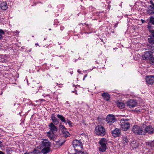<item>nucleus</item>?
Here are the masks:
<instances>
[{"label":"nucleus","instance_id":"47","mask_svg":"<svg viewBox=\"0 0 154 154\" xmlns=\"http://www.w3.org/2000/svg\"><path fill=\"white\" fill-rule=\"evenodd\" d=\"M132 143H131V146H132Z\"/></svg>","mask_w":154,"mask_h":154},{"label":"nucleus","instance_id":"30","mask_svg":"<svg viewBox=\"0 0 154 154\" xmlns=\"http://www.w3.org/2000/svg\"><path fill=\"white\" fill-rule=\"evenodd\" d=\"M150 63L152 64L154 63V57H152V58H151L150 60Z\"/></svg>","mask_w":154,"mask_h":154},{"label":"nucleus","instance_id":"36","mask_svg":"<svg viewBox=\"0 0 154 154\" xmlns=\"http://www.w3.org/2000/svg\"><path fill=\"white\" fill-rule=\"evenodd\" d=\"M39 101H43L44 100V99H40L38 100Z\"/></svg>","mask_w":154,"mask_h":154},{"label":"nucleus","instance_id":"21","mask_svg":"<svg viewBox=\"0 0 154 154\" xmlns=\"http://www.w3.org/2000/svg\"><path fill=\"white\" fill-rule=\"evenodd\" d=\"M99 143L100 145H106L107 144V140L105 138H103L100 141Z\"/></svg>","mask_w":154,"mask_h":154},{"label":"nucleus","instance_id":"28","mask_svg":"<svg viewBox=\"0 0 154 154\" xmlns=\"http://www.w3.org/2000/svg\"><path fill=\"white\" fill-rule=\"evenodd\" d=\"M59 128H60V129H63V130H65L66 129V128L65 127L64 125H62V123H60Z\"/></svg>","mask_w":154,"mask_h":154},{"label":"nucleus","instance_id":"44","mask_svg":"<svg viewBox=\"0 0 154 154\" xmlns=\"http://www.w3.org/2000/svg\"><path fill=\"white\" fill-rule=\"evenodd\" d=\"M62 145V144H60H60H58V145H59V146H61V145Z\"/></svg>","mask_w":154,"mask_h":154},{"label":"nucleus","instance_id":"34","mask_svg":"<svg viewBox=\"0 0 154 154\" xmlns=\"http://www.w3.org/2000/svg\"><path fill=\"white\" fill-rule=\"evenodd\" d=\"M141 20L142 23H143L145 21V20L143 19H141Z\"/></svg>","mask_w":154,"mask_h":154},{"label":"nucleus","instance_id":"45","mask_svg":"<svg viewBox=\"0 0 154 154\" xmlns=\"http://www.w3.org/2000/svg\"><path fill=\"white\" fill-rule=\"evenodd\" d=\"M85 79L84 78L83 79V80H85Z\"/></svg>","mask_w":154,"mask_h":154},{"label":"nucleus","instance_id":"35","mask_svg":"<svg viewBox=\"0 0 154 154\" xmlns=\"http://www.w3.org/2000/svg\"><path fill=\"white\" fill-rule=\"evenodd\" d=\"M77 72H79V73H81V71H80V70L79 69H78L77 70Z\"/></svg>","mask_w":154,"mask_h":154},{"label":"nucleus","instance_id":"1","mask_svg":"<svg viewBox=\"0 0 154 154\" xmlns=\"http://www.w3.org/2000/svg\"><path fill=\"white\" fill-rule=\"evenodd\" d=\"M149 42L148 49L149 51L145 52L143 55L142 58L143 59H149L150 60L152 58V53H154V38H148Z\"/></svg>","mask_w":154,"mask_h":154},{"label":"nucleus","instance_id":"7","mask_svg":"<svg viewBox=\"0 0 154 154\" xmlns=\"http://www.w3.org/2000/svg\"><path fill=\"white\" fill-rule=\"evenodd\" d=\"M146 81L148 85H153L154 83V75H150L146 76Z\"/></svg>","mask_w":154,"mask_h":154},{"label":"nucleus","instance_id":"3","mask_svg":"<svg viewBox=\"0 0 154 154\" xmlns=\"http://www.w3.org/2000/svg\"><path fill=\"white\" fill-rule=\"evenodd\" d=\"M95 132L97 135L101 136H104L106 133L105 128L101 125H98L96 127Z\"/></svg>","mask_w":154,"mask_h":154},{"label":"nucleus","instance_id":"16","mask_svg":"<svg viewBox=\"0 0 154 154\" xmlns=\"http://www.w3.org/2000/svg\"><path fill=\"white\" fill-rule=\"evenodd\" d=\"M47 136L49 138L50 140H54V133L48 131L47 133Z\"/></svg>","mask_w":154,"mask_h":154},{"label":"nucleus","instance_id":"39","mask_svg":"<svg viewBox=\"0 0 154 154\" xmlns=\"http://www.w3.org/2000/svg\"><path fill=\"white\" fill-rule=\"evenodd\" d=\"M2 142L0 141V147H1Z\"/></svg>","mask_w":154,"mask_h":154},{"label":"nucleus","instance_id":"25","mask_svg":"<svg viewBox=\"0 0 154 154\" xmlns=\"http://www.w3.org/2000/svg\"><path fill=\"white\" fill-rule=\"evenodd\" d=\"M128 139L126 137L124 136L122 137V143H127L128 142Z\"/></svg>","mask_w":154,"mask_h":154},{"label":"nucleus","instance_id":"15","mask_svg":"<svg viewBox=\"0 0 154 154\" xmlns=\"http://www.w3.org/2000/svg\"><path fill=\"white\" fill-rule=\"evenodd\" d=\"M102 96L103 97V99L105 100L108 101L110 99V95L107 93L105 92L102 93Z\"/></svg>","mask_w":154,"mask_h":154},{"label":"nucleus","instance_id":"19","mask_svg":"<svg viewBox=\"0 0 154 154\" xmlns=\"http://www.w3.org/2000/svg\"><path fill=\"white\" fill-rule=\"evenodd\" d=\"M100 147L99 148V150L102 152H104L106 151L107 146L106 145H100Z\"/></svg>","mask_w":154,"mask_h":154},{"label":"nucleus","instance_id":"41","mask_svg":"<svg viewBox=\"0 0 154 154\" xmlns=\"http://www.w3.org/2000/svg\"><path fill=\"white\" fill-rule=\"evenodd\" d=\"M35 45H36V46H38V43H36L35 44Z\"/></svg>","mask_w":154,"mask_h":154},{"label":"nucleus","instance_id":"6","mask_svg":"<svg viewBox=\"0 0 154 154\" xmlns=\"http://www.w3.org/2000/svg\"><path fill=\"white\" fill-rule=\"evenodd\" d=\"M73 145L76 151L81 149L83 148L82 143L80 140H75L73 142Z\"/></svg>","mask_w":154,"mask_h":154},{"label":"nucleus","instance_id":"33","mask_svg":"<svg viewBox=\"0 0 154 154\" xmlns=\"http://www.w3.org/2000/svg\"><path fill=\"white\" fill-rule=\"evenodd\" d=\"M150 3L153 6V7H154V3L152 1H150Z\"/></svg>","mask_w":154,"mask_h":154},{"label":"nucleus","instance_id":"4","mask_svg":"<svg viewBox=\"0 0 154 154\" xmlns=\"http://www.w3.org/2000/svg\"><path fill=\"white\" fill-rule=\"evenodd\" d=\"M133 133L136 135H143L144 134V129L142 127L136 125H134L132 129Z\"/></svg>","mask_w":154,"mask_h":154},{"label":"nucleus","instance_id":"51","mask_svg":"<svg viewBox=\"0 0 154 154\" xmlns=\"http://www.w3.org/2000/svg\"><path fill=\"white\" fill-rule=\"evenodd\" d=\"M153 8H154V7H153Z\"/></svg>","mask_w":154,"mask_h":154},{"label":"nucleus","instance_id":"46","mask_svg":"<svg viewBox=\"0 0 154 154\" xmlns=\"http://www.w3.org/2000/svg\"><path fill=\"white\" fill-rule=\"evenodd\" d=\"M29 154V153H25V154Z\"/></svg>","mask_w":154,"mask_h":154},{"label":"nucleus","instance_id":"10","mask_svg":"<svg viewBox=\"0 0 154 154\" xmlns=\"http://www.w3.org/2000/svg\"><path fill=\"white\" fill-rule=\"evenodd\" d=\"M115 120L116 119L113 115L109 114L107 116L106 118V121L108 123H114Z\"/></svg>","mask_w":154,"mask_h":154},{"label":"nucleus","instance_id":"5","mask_svg":"<svg viewBox=\"0 0 154 154\" xmlns=\"http://www.w3.org/2000/svg\"><path fill=\"white\" fill-rule=\"evenodd\" d=\"M120 123L121 128L123 130L126 131L129 129L130 127V124L128 122L127 119H121Z\"/></svg>","mask_w":154,"mask_h":154},{"label":"nucleus","instance_id":"37","mask_svg":"<svg viewBox=\"0 0 154 154\" xmlns=\"http://www.w3.org/2000/svg\"><path fill=\"white\" fill-rule=\"evenodd\" d=\"M2 35L1 34H0V39H1L2 38Z\"/></svg>","mask_w":154,"mask_h":154},{"label":"nucleus","instance_id":"38","mask_svg":"<svg viewBox=\"0 0 154 154\" xmlns=\"http://www.w3.org/2000/svg\"><path fill=\"white\" fill-rule=\"evenodd\" d=\"M0 154H5L4 152L0 151Z\"/></svg>","mask_w":154,"mask_h":154},{"label":"nucleus","instance_id":"17","mask_svg":"<svg viewBox=\"0 0 154 154\" xmlns=\"http://www.w3.org/2000/svg\"><path fill=\"white\" fill-rule=\"evenodd\" d=\"M0 7L3 10H5L8 8L7 4L5 2H3L0 4Z\"/></svg>","mask_w":154,"mask_h":154},{"label":"nucleus","instance_id":"50","mask_svg":"<svg viewBox=\"0 0 154 154\" xmlns=\"http://www.w3.org/2000/svg\"><path fill=\"white\" fill-rule=\"evenodd\" d=\"M75 94H77V93H76H76H75Z\"/></svg>","mask_w":154,"mask_h":154},{"label":"nucleus","instance_id":"43","mask_svg":"<svg viewBox=\"0 0 154 154\" xmlns=\"http://www.w3.org/2000/svg\"><path fill=\"white\" fill-rule=\"evenodd\" d=\"M59 142V141H56V142L57 143H58Z\"/></svg>","mask_w":154,"mask_h":154},{"label":"nucleus","instance_id":"12","mask_svg":"<svg viewBox=\"0 0 154 154\" xmlns=\"http://www.w3.org/2000/svg\"><path fill=\"white\" fill-rule=\"evenodd\" d=\"M121 134V130L118 128H116L112 131V134L114 137H116L120 136Z\"/></svg>","mask_w":154,"mask_h":154},{"label":"nucleus","instance_id":"11","mask_svg":"<svg viewBox=\"0 0 154 154\" xmlns=\"http://www.w3.org/2000/svg\"><path fill=\"white\" fill-rule=\"evenodd\" d=\"M49 129L51 132L54 133L57 131V128L52 123H51L48 125Z\"/></svg>","mask_w":154,"mask_h":154},{"label":"nucleus","instance_id":"22","mask_svg":"<svg viewBox=\"0 0 154 154\" xmlns=\"http://www.w3.org/2000/svg\"><path fill=\"white\" fill-rule=\"evenodd\" d=\"M57 117L60 119L62 122H64L66 123V121L65 119V118L63 116L61 115L58 114L57 115Z\"/></svg>","mask_w":154,"mask_h":154},{"label":"nucleus","instance_id":"48","mask_svg":"<svg viewBox=\"0 0 154 154\" xmlns=\"http://www.w3.org/2000/svg\"><path fill=\"white\" fill-rule=\"evenodd\" d=\"M49 30H51V29H49Z\"/></svg>","mask_w":154,"mask_h":154},{"label":"nucleus","instance_id":"20","mask_svg":"<svg viewBox=\"0 0 154 154\" xmlns=\"http://www.w3.org/2000/svg\"><path fill=\"white\" fill-rule=\"evenodd\" d=\"M147 27L149 29V32L151 33L152 36V37H151L150 38H154V30L151 28V26H148Z\"/></svg>","mask_w":154,"mask_h":154},{"label":"nucleus","instance_id":"40","mask_svg":"<svg viewBox=\"0 0 154 154\" xmlns=\"http://www.w3.org/2000/svg\"><path fill=\"white\" fill-rule=\"evenodd\" d=\"M87 75H85V76H84V79H85V78H86L87 77Z\"/></svg>","mask_w":154,"mask_h":154},{"label":"nucleus","instance_id":"24","mask_svg":"<svg viewBox=\"0 0 154 154\" xmlns=\"http://www.w3.org/2000/svg\"><path fill=\"white\" fill-rule=\"evenodd\" d=\"M146 145L149 146L151 148L153 147L154 146V140L152 141L147 142Z\"/></svg>","mask_w":154,"mask_h":154},{"label":"nucleus","instance_id":"14","mask_svg":"<svg viewBox=\"0 0 154 154\" xmlns=\"http://www.w3.org/2000/svg\"><path fill=\"white\" fill-rule=\"evenodd\" d=\"M51 119L55 125H57L59 123V121L54 114H52L51 116Z\"/></svg>","mask_w":154,"mask_h":154},{"label":"nucleus","instance_id":"27","mask_svg":"<svg viewBox=\"0 0 154 154\" xmlns=\"http://www.w3.org/2000/svg\"><path fill=\"white\" fill-rule=\"evenodd\" d=\"M39 153L38 150L34 149L33 151L28 153L29 154H37Z\"/></svg>","mask_w":154,"mask_h":154},{"label":"nucleus","instance_id":"13","mask_svg":"<svg viewBox=\"0 0 154 154\" xmlns=\"http://www.w3.org/2000/svg\"><path fill=\"white\" fill-rule=\"evenodd\" d=\"M146 13L152 15L154 14V8L151 5H149L146 10Z\"/></svg>","mask_w":154,"mask_h":154},{"label":"nucleus","instance_id":"26","mask_svg":"<svg viewBox=\"0 0 154 154\" xmlns=\"http://www.w3.org/2000/svg\"><path fill=\"white\" fill-rule=\"evenodd\" d=\"M149 23L154 25V17L151 16L149 18Z\"/></svg>","mask_w":154,"mask_h":154},{"label":"nucleus","instance_id":"23","mask_svg":"<svg viewBox=\"0 0 154 154\" xmlns=\"http://www.w3.org/2000/svg\"><path fill=\"white\" fill-rule=\"evenodd\" d=\"M62 132L63 133V136L66 137H69L70 135L69 133L66 131V129L65 130H63L62 129Z\"/></svg>","mask_w":154,"mask_h":154},{"label":"nucleus","instance_id":"18","mask_svg":"<svg viewBox=\"0 0 154 154\" xmlns=\"http://www.w3.org/2000/svg\"><path fill=\"white\" fill-rule=\"evenodd\" d=\"M116 105L117 107L120 109H123L125 107L124 103L122 102H118L117 103Z\"/></svg>","mask_w":154,"mask_h":154},{"label":"nucleus","instance_id":"32","mask_svg":"<svg viewBox=\"0 0 154 154\" xmlns=\"http://www.w3.org/2000/svg\"><path fill=\"white\" fill-rule=\"evenodd\" d=\"M0 33L1 34H4V31L2 29H0Z\"/></svg>","mask_w":154,"mask_h":154},{"label":"nucleus","instance_id":"29","mask_svg":"<svg viewBox=\"0 0 154 154\" xmlns=\"http://www.w3.org/2000/svg\"><path fill=\"white\" fill-rule=\"evenodd\" d=\"M75 154H85L84 152H82L80 151H78V152H76Z\"/></svg>","mask_w":154,"mask_h":154},{"label":"nucleus","instance_id":"31","mask_svg":"<svg viewBox=\"0 0 154 154\" xmlns=\"http://www.w3.org/2000/svg\"><path fill=\"white\" fill-rule=\"evenodd\" d=\"M66 121L67 122V123L69 125H71L72 124V123L68 119H67L66 120Z\"/></svg>","mask_w":154,"mask_h":154},{"label":"nucleus","instance_id":"2","mask_svg":"<svg viewBox=\"0 0 154 154\" xmlns=\"http://www.w3.org/2000/svg\"><path fill=\"white\" fill-rule=\"evenodd\" d=\"M41 146L42 149L41 152L43 154L49 153L51 150V143L47 139H43L41 142Z\"/></svg>","mask_w":154,"mask_h":154},{"label":"nucleus","instance_id":"8","mask_svg":"<svg viewBox=\"0 0 154 154\" xmlns=\"http://www.w3.org/2000/svg\"><path fill=\"white\" fill-rule=\"evenodd\" d=\"M137 103L135 100L130 99L126 103L127 106L130 108H133L137 105Z\"/></svg>","mask_w":154,"mask_h":154},{"label":"nucleus","instance_id":"9","mask_svg":"<svg viewBox=\"0 0 154 154\" xmlns=\"http://www.w3.org/2000/svg\"><path fill=\"white\" fill-rule=\"evenodd\" d=\"M154 129L150 126H146L144 129V134H145L146 133L151 134L154 133Z\"/></svg>","mask_w":154,"mask_h":154},{"label":"nucleus","instance_id":"42","mask_svg":"<svg viewBox=\"0 0 154 154\" xmlns=\"http://www.w3.org/2000/svg\"><path fill=\"white\" fill-rule=\"evenodd\" d=\"M73 73V72H70V74L72 75Z\"/></svg>","mask_w":154,"mask_h":154},{"label":"nucleus","instance_id":"49","mask_svg":"<svg viewBox=\"0 0 154 154\" xmlns=\"http://www.w3.org/2000/svg\"><path fill=\"white\" fill-rule=\"evenodd\" d=\"M72 92H74V91H72Z\"/></svg>","mask_w":154,"mask_h":154}]
</instances>
